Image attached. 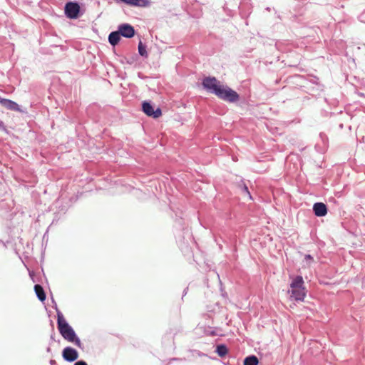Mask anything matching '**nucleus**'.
<instances>
[{"mask_svg": "<svg viewBox=\"0 0 365 365\" xmlns=\"http://www.w3.org/2000/svg\"><path fill=\"white\" fill-rule=\"evenodd\" d=\"M216 352L220 356L222 357L227 354L228 349L225 345L220 344L217 346Z\"/></svg>", "mask_w": 365, "mask_h": 365, "instance_id": "ddd939ff", "label": "nucleus"}, {"mask_svg": "<svg viewBox=\"0 0 365 365\" xmlns=\"http://www.w3.org/2000/svg\"><path fill=\"white\" fill-rule=\"evenodd\" d=\"M314 214L318 217L325 216L327 213V208L324 203L317 202L313 206Z\"/></svg>", "mask_w": 365, "mask_h": 365, "instance_id": "6e6552de", "label": "nucleus"}, {"mask_svg": "<svg viewBox=\"0 0 365 365\" xmlns=\"http://www.w3.org/2000/svg\"><path fill=\"white\" fill-rule=\"evenodd\" d=\"M74 365H87V364L83 361H78Z\"/></svg>", "mask_w": 365, "mask_h": 365, "instance_id": "dca6fc26", "label": "nucleus"}, {"mask_svg": "<svg viewBox=\"0 0 365 365\" xmlns=\"http://www.w3.org/2000/svg\"><path fill=\"white\" fill-rule=\"evenodd\" d=\"M138 52L142 56H147L148 53L145 49V46L143 44L141 41L138 43Z\"/></svg>", "mask_w": 365, "mask_h": 365, "instance_id": "4468645a", "label": "nucleus"}, {"mask_svg": "<svg viewBox=\"0 0 365 365\" xmlns=\"http://www.w3.org/2000/svg\"><path fill=\"white\" fill-rule=\"evenodd\" d=\"M305 259L307 261L308 264L309 265L313 262V257L310 255H307L305 256Z\"/></svg>", "mask_w": 365, "mask_h": 365, "instance_id": "2eb2a0df", "label": "nucleus"}, {"mask_svg": "<svg viewBox=\"0 0 365 365\" xmlns=\"http://www.w3.org/2000/svg\"><path fill=\"white\" fill-rule=\"evenodd\" d=\"M0 103L2 106L9 110H20L18 104L11 100L0 98Z\"/></svg>", "mask_w": 365, "mask_h": 365, "instance_id": "1a4fd4ad", "label": "nucleus"}, {"mask_svg": "<svg viewBox=\"0 0 365 365\" xmlns=\"http://www.w3.org/2000/svg\"><path fill=\"white\" fill-rule=\"evenodd\" d=\"M62 356L66 361H74L78 357V351L71 347H66L62 352Z\"/></svg>", "mask_w": 365, "mask_h": 365, "instance_id": "423d86ee", "label": "nucleus"}, {"mask_svg": "<svg viewBox=\"0 0 365 365\" xmlns=\"http://www.w3.org/2000/svg\"><path fill=\"white\" fill-rule=\"evenodd\" d=\"M120 34V36H123L125 38H131L135 34V30L134 28L128 24H123L118 26V30Z\"/></svg>", "mask_w": 365, "mask_h": 365, "instance_id": "0eeeda50", "label": "nucleus"}, {"mask_svg": "<svg viewBox=\"0 0 365 365\" xmlns=\"http://www.w3.org/2000/svg\"><path fill=\"white\" fill-rule=\"evenodd\" d=\"M142 107L143 112L148 116L158 118L162 115L160 108H158L156 110H154V108L148 102H143Z\"/></svg>", "mask_w": 365, "mask_h": 365, "instance_id": "39448f33", "label": "nucleus"}, {"mask_svg": "<svg viewBox=\"0 0 365 365\" xmlns=\"http://www.w3.org/2000/svg\"><path fill=\"white\" fill-rule=\"evenodd\" d=\"M57 325L58 329L61 336L68 341L74 343L80 346L81 341L76 336V334L72 327L67 323L63 314L57 311Z\"/></svg>", "mask_w": 365, "mask_h": 365, "instance_id": "f03ea898", "label": "nucleus"}, {"mask_svg": "<svg viewBox=\"0 0 365 365\" xmlns=\"http://www.w3.org/2000/svg\"><path fill=\"white\" fill-rule=\"evenodd\" d=\"M288 293L291 299L295 301H304L306 297V289L302 276H297L292 279Z\"/></svg>", "mask_w": 365, "mask_h": 365, "instance_id": "7ed1b4c3", "label": "nucleus"}, {"mask_svg": "<svg viewBox=\"0 0 365 365\" xmlns=\"http://www.w3.org/2000/svg\"><path fill=\"white\" fill-rule=\"evenodd\" d=\"M34 291L40 301L43 302L46 299V294L41 285L36 284L34 286Z\"/></svg>", "mask_w": 365, "mask_h": 365, "instance_id": "9b49d317", "label": "nucleus"}, {"mask_svg": "<svg viewBox=\"0 0 365 365\" xmlns=\"http://www.w3.org/2000/svg\"><path fill=\"white\" fill-rule=\"evenodd\" d=\"M80 11V6L77 3L68 2L65 6V14L69 19H76Z\"/></svg>", "mask_w": 365, "mask_h": 365, "instance_id": "20e7f679", "label": "nucleus"}, {"mask_svg": "<svg viewBox=\"0 0 365 365\" xmlns=\"http://www.w3.org/2000/svg\"><path fill=\"white\" fill-rule=\"evenodd\" d=\"M245 190L247 191V187L246 186L245 187Z\"/></svg>", "mask_w": 365, "mask_h": 365, "instance_id": "a211bd4d", "label": "nucleus"}, {"mask_svg": "<svg viewBox=\"0 0 365 365\" xmlns=\"http://www.w3.org/2000/svg\"><path fill=\"white\" fill-rule=\"evenodd\" d=\"M120 40V34L118 31L111 32L108 36L109 43L112 46L117 45Z\"/></svg>", "mask_w": 365, "mask_h": 365, "instance_id": "9d476101", "label": "nucleus"}, {"mask_svg": "<svg viewBox=\"0 0 365 365\" xmlns=\"http://www.w3.org/2000/svg\"><path fill=\"white\" fill-rule=\"evenodd\" d=\"M203 87L216 95L219 98L230 103L237 102L240 96L237 93L227 86H225L215 77H206L202 81Z\"/></svg>", "mask_w": 365, "mask_h": 365, "instance_id": "f257e3e1", "label": "nucleus"}, {"mask_svg": "<svg viewBox=\"0 0 365 365\" xmlns=\"http://www.w3.org/2000/svg\"><path fill=\"white\" fill-rule=\"evenodd\" d=\"M3 126H4V123L0 120V127H3Z\"/></svg>", "mask_w": 365, "mask_h": 365, "instance_id": "f3484780", "label": "nucleus"}, {"mask_svg": "<svg viewBox=\"0 0 365 365\" xmlns=\"http://www.w3.org/2000/svg\"><path fill=\"white\" fill-rule=\"evenodd\" d=\"M258 363V359L255 356H247L244 360V365H257Z\"/></svg>", "mask_w": 365, "mask_h": 365, "instance_id": "f8f14e48", "label": "nucleus"}]
</instances>
